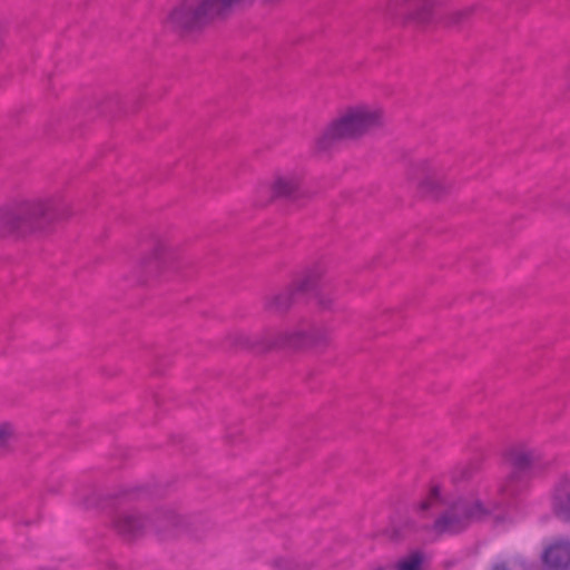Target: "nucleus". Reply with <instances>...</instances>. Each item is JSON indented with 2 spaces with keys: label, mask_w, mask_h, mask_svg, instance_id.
<instances>
[{
  "label": "nucleus",
  "mask_w": 570,
  "mask_h": 570,
  "mask_svg": "<svg viewBox=\"0 0 570 570\" xmlns=\"http://www.w3.org/2000/svg\"><path fill=\"white\" fill-rule=\"evenodd\" d=\"M488 512L479 499L460 498L449 503L448 509L435 521L434 529L439 533L455 534L473 522L482 520Z\"/></svg>",
  "instance_id": "3"
},
{
  "label": "nucleus",
  "mask_w": 570,
  "mask_h": 570,
  "mask_svg": "<svg viewBox=\"0 0 570 570\" xmlns=\"http://www.w3.org/2000/svg\"><path fill=\"white\" fill-rule=\"evenodd\" d=\"M421 563V556L414 553L399 563V570H420Z\"/></svg>",
  "instance_id": "16"
},
{
  "label": "nucleus",
  "mask_w": 570,
  "mask_h": 570,
  "mask_svg": "<svg viewBox=\"0 0 570 570\" xmlns=\"http://www.w3.org/2000/svg\"><path fill=\"white\" fill-rule=\"evenodd\" d=\"M542 560L551 570L566 568L570 563V541L557 539L549 543L543 550Z\"/></svg>",
  "instance_id": "10"
},
{
  "label": "nucleus",
  "mask_w": 570,
  "mask_h": 570,
  "mask_svg": "<svg viewBox=\"0 0 570 570\" xmlns=\"http://www.w3.org/2000/svg\"><path fill=\"white\" fill-rule=\"evenodd\" d=\"M534 454L528 450H514L509 454L508 461L511 472L502 484H522L523 473L531 466Z\"/></svg>",
  "instance_id": "11"
},
{
  "label": "nucleus",
  "mask_w": 570,
  "mask_h": 570,
  "mask_svg": "<svg viewBox=\"0 0 570 570\" xmlns=\"http://www.w3.org/2000/svg\"><path fill=\"white\" fill-rule=\"evenodd\" d=\"M383 120V109L376 105L348 106L324 128L316 140L317 148L324 150L336 141L361 138L381 126Z\"/></svg>",
  "instance_id": "1"
},
{
  "label": "nucleus",
  "mask_w": 570,
  "mask_h": 570,
  "mask_svg": "<svg viewBox=\"0 0 570 570\" xmlns=\"http://www.w3.org/2000/svg\"><path fill=\"white\" fill-rule=\"evenodd\" d=\"M552 508L554 513L564 521H570V479H561L553 493Z\"/></svg>",
  "instance_id": "12"
},
{
  "label": "nucleus",
  "mask_w": 570,
  "mask_h": 570,
  "mask_svg": "<svg viewBox=\"0 0 570 570\" xmlns=\"http://www.w3.org/2000/svg\"><path fill=\"white\" fill-rule=\"evenodd\" d=\"M165 23L168 28L189 32L204 28L196 0H184L168 13Z\"/></svg>",
  "instance_id": "5"
},
{
  "label": "nucleus",
  "mask_w": 570,
  "mask_h": 570,
  "mask_svg": "<svg viewBox=\"0 0 570 570\" xmlns=\"http://www.w3.org/2000/svg\"><path fill=\"white\" fill-rule=\"evenodd\" d=\"M377 570H382V569H377Z\"/></svg>",
  "instance_id": "19"
},
{
  "label": "nucleus",
  "mask_w": 570,
  "mask_h": 570,
  "mask_svg": "<svg viewBox=\"0 0 570 570\" xmlns=\"http://www.w3.org/2000/svg\"><path fill=\"white\" fill-rule=\"evenodd\" d=\"M314 342L312 335L304 334L301 332H294L291 334H287L284 338V341L281 343L283 345H288L292 347H304Z\"/></svg>",
  "instance_id": "14"
},
{
  "label": "nucleus",
  "mask_w": 570,
  "mask_h": 570,
  "mask_svg": "<svg viewBox=\"0 0 570 570\" xmlns=\"http://www.w3.org/2000/svg\"><path fill=\"white\" fill-rule=\"evenodd\" d=\"M441 501H442L441 491L438 487H434V488H432L428 498L421 503L420 508L423 511L429 510L430 508H436L440 505Z\"/></svg>",
  "instance_id": "15"
},
{
  "label": "nucleus",
  "mask_w": 570,
  "mask_h": 570,
  "mask_svg": "<svg viewBox=\"0 0 570 570\" xmlns=\"http://www.w3.org/2000/svg\"><path fill=\"white\" fill-rule=\"evenodd\" d=\"M302 181L303 176L297 170L276 173L267 187L271 198L295 197L301 189Z\"/></svg>",
  "instance_id": "7"
},
{
  "label": "nucleus",
  "mask_w": 570,
  "mask_h": 570,
  "mask_svg": "<svg viewBox=\"0 0 570 570\" xmlns=\"http://www.w3.org/2000/svg\"><path fill=\"white\" fill-rule=\"evenodd\" d=\"M145 524L144 518L134 512L124 513L116 521L117 530L122 535L130 538L138 535L145 528Z\"/></svg>",
  "instance_id": "13"
},
{
  "label": "nucleus",
  "mask_w": 570,
  "mask_h": 570,
  "mask_svg": "<svg viewBox=\"0 0 570 570\" xmlns=\"http://www.w3.org/2000/svg\"><path fill=\"white\" fill-rule=\"evenodd\" d=\"M55 204L49 198L22 200L9 208L0 209V234L23 236L51 218Z\"/></svg>",
  "instance_id": "2"
},
{
  "label": "nucleus",
  "mask_w": 570,
  "mask_h": 570,
  "mask_svg": "<svg viewBox=\"0 0 570 570\" xmlns=\"http://www.w3.org/2000/svg\"><path fill=\"white\" fill-rule=\"evenodd\" d=\"M252 0H196L204 27L226 18Z\"/></svg>",
  "instance_id": "6"
},
{
  "label": "nucleus",
  "mask_w": 570,
  "mask_h": 570,
  "mask_svg": "<svg viewBox=\"0 0 570 570\" xmlns=\"http://www.w3.org/2000/svg\"><path fill=\"white\" fill-rule=\"evenodd\" d=\"M318 282V275L316 273H306L299 276L297 279L293 282L287 292L279 294L274 297L271 302V307L275 309H281L286 306L292 301V297L306 294L309 291L314 289Z\"/></svg>",
  "instance_id": "9"
},
{
  "label": "nucleus",
  "mask_w": 570,
  "mask_h": 570,
  "mask_svg": "<svg viewBox=\"0 0 570 570\" xmlns=\"http://www.w3.org/2000/svg\"><path fill=\"white\" fill-rule=\"evenodd\" d=\"M174 261V252L164 242L153 245L140 261V267L149 275H157Z\"/></svg>",
  "instance_id": "8"
},
{
  "label": "nucleus",
  "mask_w": 570,
  "mask_h": 570,
  "mask_svg": "<svg viewBox=\"0 0 570 570\" xmlns=\"http://www.w3.org/2000/svg\"><path fill=\"white\" fill-rule=\"evenodd\" d=\"M14 430L11 424L7 422L0 423V445L6 443L10 438L13 436Z\"/></svg>",
  "instance_id": "17"
},
{
  "label": "nucleus",
  "mask_w": 570,
  "mask_h": 570,
  "mask_svg": "<svg viewBox=\"0 0 570 570\" xmlns=\"http://www.w3.org/2000/svg\"><path fill=\"white\" fill-rule=\"evenodd\" d=\"M441 0H393L387 6L389 16L404 24H423L430 21Z\"/></svg>",
  "instance_id": "4"
},
{
  "label": "nucleus",
  "mask_w": 570,
  "mask_h": 570,
  "mask_svg": "<svg viewBox=\"0 0 570 570\" xmlns=\"http://www.w3.org/2000/svg\"><path fill=\"white\" fill-rule=\"evenodd\" d=\"M492 570H508L507 566L501 563L493 567Z\"/></svg>",
  "instance_id": "18"
}]
</instances>
